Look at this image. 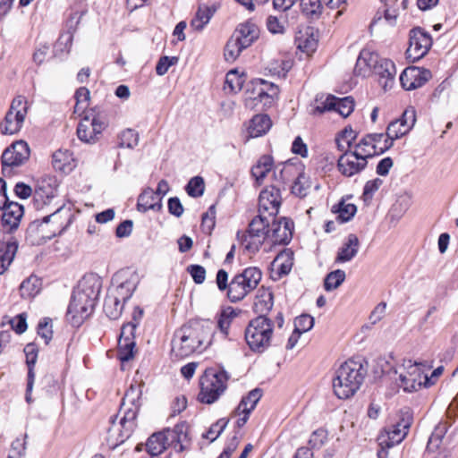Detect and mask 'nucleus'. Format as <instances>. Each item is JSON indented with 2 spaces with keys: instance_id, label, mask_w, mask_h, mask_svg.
<instances>
[{
  "instance_id": "0eeeda50",
  "label": "nucleus",
  "mask_w": 458,
  "mask_h": 458,
  "mask_svg": "<svg viewBox=\"0 0 458 458\" xmlns=\"http://www.w3.org/2000/svg\"><path fill=\"white\" fill-rule=\"evenodd\" d=\"M262 278V272L257 267H250L235 275L229 284L227 297L232 302L244 299L257 288Z\"/></svg>"
},
{
  "instance_id": "5fc2aeb1",
  "label": "nucleus",
  "mask_w": 458,
  "mask_h": 458,
  "mask_svg": "<svg viewBox=\"0 0 458 458\" xmlns=\"http://www.w3.org/2000/svg\"><path fill=\"white\" fill-rule=\"evenodd\" d=\"M204 180L200 176L191 178L186 186L188 195L193 198L201 196L204 192Z\"/></svg>"
},
{
  "instance_id": "338daca9",
  "label": "nucleus",
  "mask_w": 458,
  "mask_h": 458,
  "mask_svg": "<svg viewBox=\"0 0 458 458\" xmlns=\"http://www.w3.org/2000/svg\"><path fill=\"white\" fill-rule=\"evenodd\" d=\"M168 210L170 214L176 217H180L184 209L180 199L176 197H173L168 199Z\"/></svg>"
},
{
  "instance_id": "8fccbe9b",
  "label": "nucleus",
  "mask_w": 458,
  "mask_h": 458,
  "mask_svg": "<svg viewBox=\"0 0 458 458\" xmlns=\"http://www.w3.org/2000/svg\"><path fill=\"white\" fill-rule=\"evenodd\" d=\"M53 333V320L50 318H41L37 326V334L46 344L51 341Z\"/></svg>"
},
{
  "instance_id": "6ab92c4d",
  "label": "nucleus",
  "mask_w": 458,
  "mask_h": 458,
  "mask_svg": "<svg viewBox=\"0 0 458 458\" xmlns=\"http://www.w3.org/2000/svg\"><path fill=\"white\" fill-rule=\"evenodd\" d=\"M415 122V110L412 107L407 108L399 119H396L388 124L386 129V140H390L393 144L394 140L408 133L414 126Z\"/></svg>"
},
{
  "instance_id": "39448f33",
  "label": "nucleus",
  "mask_w": 458,
  "mask_h": 458,
  "mask_svg": "<svg viewBox=\"0 0 458 458\" xmlns=\"http://www.w3.org/2000/svg\"><path fill=\"white\" fill-rule=\"evenodd\" d=\"M274 322L267 316L259 315L251 319L245 329V340L252 352L261 353L272 341Z\"/></svg>"
},
{
  "instance_id": "dca6fc26",
  "label": "nucleus",
  "mask_w": 458,
  "mask_h": 458,
  "mask_svg": "<svg viewBox=\"0 0 458 458\" xmlns=\"http://www.w3.org/2000/svg\"><path fill=\"white\" fill-rule=\"evenodd\" d=\"M293 223L282 217L276 221L269 217V226L267 227L268 242L271 244H287L293 237Z\"/></svg>"
},
{
  "instance_id": "37998d69",
  "label": "nucleus",
  "mask_w": 458,
  "mask_h": 458,
  "mask_svg": "<svg viewBox=\"0 0 458 458\" xmlns=\"http://www.w3.org/2000/svg\"><path fill=\"white\" fill-rule=\"evenodd\" d=\"M135 342L132 337L119 338L118 357L121 361H129L134 356Z\"/></svg>"
},
{
  "instance_id": "f03ea898",
  "label": "nucleus",
  "mask_w": 458,
  "mask_h": 458,
  "mask_svg": "<svg viewBox=\"0 0 458 458\" xmlns=\"http://www.w3.org/2000/svg\"><path fill=\"white\" fill-rule=\"evenodd\" d=\"M142 394L141 386L131 385L126 391L120 408L123 416L117 421V417L111 419V427L108 428V441L114 446L123 444L133 432L135 420L140 406Z\"/></svg>"
},
{
  "instance_id": "a19ab883",
  "label": "nucleus",
  "mask_w": 458,
  "mask_h": 458,
  "mask_svg": "<svg viewBox=\"0 0 458 458\" xmlns=\"http://www.w3.org/2000/svg\"><path fill=\"white\" fill-rule=\"evenodd\" d=\"M302 13L310 19H318L324 9L323 0H300Z\"/></svg>"
},
{
  "instance_id": "4c0bfd02",
  "label": "nucleus",
  "mask_w": 458,
  "mask_h": 458,
  "mask_svg": "<svg viewBox=\"0 0 458 458\" xmlns=\"http://www.w3.org/2000/svg\"><path fill=\"white\" fill-rule=\"evenodd\" d=\"M332 212L336 214V219L341 223L350 221L357 212V207L342 199L332 207Z\"/></svg>"
},
{
  "instance_id": "1a4fd4ad",
  "label": "nucleus",
  "mask_w": 458,
  "mask_h": 458,
  "mask_svg": "<svg viewBox=\"0 0 458 458\" xmlns=\"http://www.w3.org/2000/svg\"><path fill=\"white\" fill-rule=\"evenodd\" d=\"M269 226V219L263 214L255 216L250 223L249 228L242 235L238 233L243 248L250 254L257 253L263 243L267 241V227Z\"/></svg>"
},
{
  "instance_id": "ea45409f",
  "label": "nucleus",
  "mask_w": 458,
  "mask_h": 458,
  "mask_svg": "<svg viewBox=\"0 0 458 458\" xmlns=\"http://www.w3.org/2000/svg\"><path fill=\"white\" fill-rule=\"evenodd\" d=\"M124 304L125 302L108 293L104 302V311L111 319H116L121 316Z\"/></svg>"
},
{
  "instance_id": "f8f14e48",
  "label": "nucleus",
  "mask_w": 458,
  "mask_h": 458,
  "mask_svg": "<svg viewBox=\"0 0 458 458\" xmlns=\"http://www.w3.org/2000/svg\"><path fill=\"white\" fill-rule=\"evenodd\" d=\"M140 283L139 275L131 269L117 272L113 277V284L108 293L126 302L133 294Z\"/></svg>"
},
{
  "instance_id": "a18cd8bd",
  "label": "nucleus",
  "mask_w": 458,
  "mask_h": 458,
  "mask_svg": "<svg viewBox=\"0 0 458 458\" xmlns=\"http://www.w3.org/2000/svg\"><path fill=\"white\" fill-rule=\"evenodd\" d=\"M244 79L239 74L237 70H231L227 72L225 81V89L236 93L240 91L243 86Z\"/></svg>"
},
{
  "instance_id": "473e14b6",
  "label": "nucleus",
  "mask_w": 458,
  "mask_h": 458,
  "mask_svg": "<svg viewBox=\"0 0 458 458\" xmlns=\"http://www.w3.org/2000/svg\"><path fill=\"white\" fill-rule=\"evenodd\" d=\"M377 62V56L372 52L366 49L361 50L354 67L355 75L362 77L369 75L371 72V67H375Z\"/></svg>"
},
{
  "instance_id": "72a5a7b5",
  "label": "nucleus",
  "mask_w": 458,
  "mask_h": 458,
  "mask_svg": "<svg viewBox=\"0 0 458 458\" xmlns=\"http://www.w3.org/2000/svg\"><path fill=\"white\" fill-rule=\"evenodd\" d=\"M52 164L56 171L68 174L76 166L72 153L67 149H59L53 154Z\"/></svg>"
},
{
  "instance_id": "f3484780",
  "label": "nucleus",
  "mask_w": 458,
  "mask_h": 458,
  "mask_svg": "<svg viewBox=\"0 0 458 458\" xmlns=\"http://www.w3.org/2000/svg\"><path fill=\"white\" fill-rule=\"evenodd\" d=\"M101 289L100 278L93 274L84 276L73 291L74 295L79 296L89 303L96 306Z\"/></svg>"
},
{
  "instance_id": "79ce46f5",
  "label": "nucleus",
  "mask_w": 458,
  "mask_h": 458,
  "mask_svg": "<svg viewBox=\"0 0 458 458\" xmlns=\"http://www.w3.org/2000/svg\"><path fill=\"white\" fill-rule=\"evenodd\" d=\"M261 396L262 394L259 389L256 388L251 390L246 396L242 397L234 412H251L255 409Z\"/></svg>"
},
{
  "instance_id": "aec40b11",
  "label": "nucleus",
  "mask_w": 458,
  "mask_h": 458,
  "mask_svg": "<svg viewBox=\"0 0 458 458\" xmlns=\"http://www.w3.org/2000/svg\"><path fill=\"white\" fill-rule=\"evenodd\" d=\"M282 198L279 189L270 186L263 190L259 198V215L269 217L277 215Z\"/></svg>"
},
{
  "instance_id": "2f4dec72",
  "label": "nucleus",
  "mask_w": 458,
  "mask_h": 458,
  "mask_svg": "<svg viewBox=\"0 0 458 458\" xmlns=\"http://www.w3.org/2000/svg\"><path fill=\"white\" fill-rule=\"evenodd\" d=\"M273 305L274 295L271 289L265 286L259 288L253 305L255 312L259 315L267 316L272 310Z\"/></svg>"
},
{
  "instance_id": "2eb2a0df",
  "label": "nucleus",
  "mask_w": 458,
  "mask_h": 458,
  "mask_svg": "<svg viewBox=\"0 0 458 458\" xmlns=\"http://www.w3.org/2000/svg\"><path fill=\"white\" fill-rule=\"evenodd\" d=\"M105 128V123L91 110L85 114L79 123L77 136L83 142L95 143Z\"/></svg>"
},
{
  "instance_id": "5701e85b",
  "label": "nucleus",
  "mask_w": 458,
  "mask_h": 458,
  "mask_svg": "<svg viewBox=\"0 0 458 458\" xmlns=\"http://www.w3.org/2000/svg\"><path fill=\"white\" fill-rule=\"evenodd\" d=\"M56 192V180L54 177H43L37 181L33 201L37 209L42 208L53 199Z\"/></svg>"
},
{
  "instance_id": "c756f323",
  "label": "nucleus",
  "mask_w": 458,
  "mask_h": 458,
  "mask_svg": "<svg viewBox=\"0 0 458 458\" xmlns=\"http://www.w3.org/2000/svg\"><path fill=\"white\" fill-rule=\"evenodd\" d=\"M359 249V238L356 234L350 233L343 245L339 248L335 262L345 263L351 261L358 254Z\"/></svg>"
},
{
  "instance_id": "e2e57ef3",
  "label": "nucleus",
  "mask_w": 458,
  "mask_h": 458,
  "mask_svg": "<svg viewBox=\"0 0 458 458\" xmlns=\"http://www.w3.org/2000/svg\"><path fill=\"white\" fill-rule=\"evenodd\" d=\"M187 272L191 275L195 284H200L206 279V269L200 265H190Z\"/></svg>"
},
{
  "instance_id": "13d9d810",
  "label": "nucleus",
  "mask_w": 458,
  "mask_h": 458,
  "mask_svg": "<svg viewBox=\"0 0 458 458\" xmlns=\"http://www.w3.org/2000/svg\"><path fill=\"white\" fill-rule=\"evenodd\" d=\"M27 435L25 434L23 438H17L12 443V448L8 458H21L25 454L26 450V439Z\"/></svg>"
},
{
  "instance_id": "7c9ffc66",
  "label": "nucleus",
  "mask_w": 458,
  "mask_h": 458,
  "mask_svg": "<svg viewBox=\"0 0 458 458\" xmlns=\"http://www.w3.org/2000/svg\"><path fill=\"white\" fill-rule=\"evenodd\" d=\"M232 37L241 42L242 47L247 48L258 38L259 30L254 23L248 21L240 24Z\"/></svg>"
},
{
  "instance_id": "603ef678",
  "label": "nucleus",
  "mask_w": 458,
  "mask_h": 458,
  "mask_svg": "<svg viewBox=\"0 0 458 458\" xmlns=\"http://www.w3.org/2000/svg\"><path fill=\"white\" fill-rule=\"evenodd\" d=\"M139 143V135L132 129H126L119 135V146L133 148Z\"/></svg>"
},
{
  "instance_id": "f257e3e1",
  "label": "nucleus",
  "mask_w": 458,
  "mask_h": 458,
  "mask_svg": "<svg viewBox=\"0 0 458 458\" xmlns=\"http://www.w3.org/2000/svg\"><path fill=\"white\" fill-rule=\"evenodd\" d=\"M216 326L210 320H192L178 329L172 341V353L178 358L204 350L212 343Z\"/></svg>"
},
{
  "instance_id": "7ed1b4c3",
  "label": "nucleus",
  "mask_w": 458,
  "mask_h": 458,
  "mask_svg": "<svg viewBox=\"0 0 458 458\" xmlns=\"http://www.w3.org/2000/svg\"><path fill=\"white\" fill-rule=\"evenodd\" d=\"M367 373L364 366L356 360H348L335 371L333 389L339 399H348L360 389Z\"/></svg>"
},
{
  "instance_id": "774afa93",
  "label": "nucleus",
  "mask_w": 458,
  "mask_h": 458,
  "mask_svg": "<svg viewBox=\"0 0 458 458\" xmlns=\"http://www.w3.org/2000/svg\"><path fill=\"white\" fill-rule=\"evenodd\" d=\"M50 45L47 42L39 44L33 54V60L37 64H41L47 57Z\"/></svg>"
},
{
  "instance_id": "423d86ee",
  "label": "nucleus",
  "mask_w": 458,
  "mask_h": 458,
  "mask_svg": "<svg viewBox=\"0 0 458 458\" xmlns=\"http://www.w3.org/2000/svg\"><path fill=\"white\" fill-rule=\"evenodd\" d=\"M229 375L224 369H208L200 377L199 400L202 403L211 404L217 401L227 388Z\"/></svg>"
},
{
  "instance_id": "ddd939ff",
  "label": "nucleus",
  "mask_w": 458,
  "mask_h": 458,
  "mask_svg": "<svg viewBox=\"0 0 458 458\" xmlns=\"http://www.w3.org/2000/svg\"><path fill=\"white\" fill-rule=\"evenodd\" d=\"M412 423L411 415L406 411L403 412L399 420L386 428L378 437V444L383 447H393L400 444L407 436Z\"/></svg>"
},
{
  "instance_id": "de8ad7c7",
  "label": "nucleus",
  "mask_w": 458,
  "mask_h": 458,
  "mask_svg": "<svg viewBox=\"0 0 458 458\" xmlns=\"http://www.w3.org/2000/svg\"><path fill=\"white\" fill-rule=\"evenodd\" d=\"M27 313L22 312L13 318L4 317L3 324L7 323L11 328L18 335L24 333L28 328Z\"/></svg>"
},
{
  "instance_id": "3c124183",
  "label": "nucleus",
  "mask_w": 458,
  "mask_h": 458,
  "mask_svg": "<svg viewBox=\"0 0 458 458\" xmlns=\"http://www.w3.org/2000/svg\"><path fill=\"white\" fill-rule=\"evenodd\" d=\"M298 48L308 55L314 53L318 47V40L312 35H301L296 39Z\"/></svg>"
},
{
  "instance_id": "09e8293b",
  "label": "nucleus",
  "mask_w": 458,
  "mask_h": 458,
  "mask_svg": "<svg viewBox=\"0 0 458 458\" xmlns=\"http://www.w3.org/2000/svg\"><path fill=\"white\" fill-rule=\"evenodd\" d=\"M246 47H242L241 42L231 37L225 47V58L228 62H233Z\"/></svg>"
},
{
  "instance_id": "69168bd1",
  "label": "nucleus",
  "mask_w": 458,
  "mask_h": 458,
  "mask_svg": "<svg viewBox=\"0 0 458 458\" xmlns=\"http://www.w3.org/2000/svg\"><path fill=\"white\" fill-rule=\"evenodd\" d=\"M267 28L273 34H283L284 32V25L276 16H268Z\"/></svg>"
},
{
  "instance_id": "a211bd4d",
  "label": "nucleus",
  "mask_w": 458,
  "mask_h": 458,
  "mask_svg": "<svg viewBox=\"0 0 458 458\" xmlns=\"http://www.w3.org/2000/svg\"><path fill=\"white\" fill-rule=\"evenodd\" d=\"M29 157V145L24 140H18L9 146L2 154V169L19 166Z\"/></svg>"
},
{
  "instance_id": "4be33fe9",
  "label": "nucleus",
  "mask_w": 458,
  "mask_h": 458,
  "mask_svg": "<svg viewBox=\"0 0 458 458\" xmlns=\"http://www.w3.org/2000/svg\"><path fill=\"white\" fill-rule=\"evenodd\" d=\"M431 78V72L420 67H408L400 75V82L405 90L422 87Z\"/></svg>"
},
{
  "instance_id": "4d7b16f0",
  "label": "nucleus",
  "mask_w": 458,
  "mask_h": 458,
  "mask_svg": "<svg viewBox=\"0 0 458 458\" xmlns=\"http://www.w3.org/2000/svg\"><path fill=\"white\" fill-rule=\"evenodd\" d=\"M314 326V318L310 315L303 314L294 320V330L302 334L310 330Z\"/></svg>"
},
{
  "instance_id": "864d4df0",
  "label": "nucleus",
  "mask_w": 458,
  "mask_h": 458,
  "mask_svg": "<svg viewBox=\"0 0 458 458\" xmlns=\"http://www.w3.org/2000/svg\"><path fill=\"white\" fill-rule=\"evenodd\" d=\"M228 419H219L216 423L211 425L208 432L203 435V437L210 440V442L215 441L224 432L225 428L228 425Z\"/></svg>"
},
{
  "instance_id": "4468645a",
  "label": "nucleus",
  "mask_w": 458,
  "mask_h": 458,
  "mask_svg": "<svg viewBox=\"0 0 458 458\" xmlns=\"http://www.w3.org/2000/svg\"><path fill=\"white\" fill-rule=\"evenodd\" d=\"M432 46L430 34L420 27L413 28L409 33V47L406 54L413 62L424 57Z\"/></svg>"
},
{
  "instance_id": "0e129e2a",
  "label": "nucleus",
  "mask_w": 458,
  "mask_h": 458,
  "mask_svg": "<svg viewBox=\"0 0 458 458\" xmlns=\"http://www.w3.org/2000/svg\"><path fill=\"white\" fill-rule=\"evenodd\" d=\"M177 57L163 56L159 59L156 66V72L157 75H164L167 72L168 69L177 63Z\"/></svg>"
},
{
  "instance_id": "a878e982",
  "label": "nucleus",
  "mask_w": 458,
  "mask_h": 458,
  "mask_svg": "<svg viewBox=\"0 0 458 458\" xmlns=\"http://www.w3.org/2000/svg\"><path fill=\"white\" fill-rule=\"evenodd\" d=\"M373 138L365 135L357 144L354 145L352 151L359 154V157H363L367 162L369 158H371L377 155L383 154L392 147V141L390 140H384V147L377 148L373 145Z\"/></svg>"
},
{
  "instance_id": "cd10ccee",
  "label": "nucleus",
  "mask_w": 458,
  "mask_h": 458,
  "mask_svg": "<svg viewBox=\"0 0 458 458\" xmlns=\"http://www.w3.org/2000/svg\"><path fill=\"white\" fill-rule=\"evenodd\" d=\"M293 265V253L290 250L281 251L273 260L272 266V278L278 280L284 276H287Z\"/></svg>"
},
{
  "instance_id": "c9c22d12",
  "label": "nucleus",
  "mask_w": 458,
  "mask_h": 458,
  "mask_svg": "<svg viewBox=\"0 0 458 458\" xmlns=\"http://www.w3.org/2000/svg\"><path fill=\"white\" fill-rule=\"evenodd\" d=\"M160 201L161 198H158L157 193L148 188L139 196L137 208L140 212H147L150 209L159 210L162 207Z\"/></svg>"
},
{
  "instance_id": "9d476101",
  "label": "nucleus",
  "mask_w": 458,
  "mask_h": 458,
  "mask_svg": "<svg viewBox=\"0 0 458 458\" xmlns=\"http://www.w3.org/2000/svg\"><path fill=\"white\" fill-rule=\"evenodd\" d=\"M64 212L68 214L69 210H65L64 207H61L55 211L46 215L41 222L37 219L30 224V226L34 227L33 243L40 244L47 240H50L65 228L66 225L60 221Z\"/></svg>"
},
{
  "instance_id": "49530a36",
  "label": "nucleus",
  "mask_w": 458,
  "mask_h": 458,
  "mask_svg": "<svg viewBox=\"0 0 458 458\" xmlns=\"http://www.w3.org/2000/svg\"><path fill=\"white\" fill-rule=\"evenodd\" d=\"M345 277V272L342 269H336L330 272L325 278V290L330 292L337 289L344 283Z\"/></svg>"
},
{
  "instance_id": "58836bf2",
  "label": "nucleus",
  "mask_w": 458,
  "mask_h": 458,
  "mask_svg": "<svg viewBox=\"0 0 458 458\" xmlns=\"http://www.w3.org/2000/svg\"><path fill=\"white\" fill-rule=\"evenodd\" d=\"M215 10L207 6L199 5L194 18L191 21V28L197 31H201L209 22Z\"/></svg>"
},
{
  "instance_id": "c03bdc74",
  "label": "nucleus",
  "mask_w": 458,
  "mask_h": 458,
  "mask_svg": "<svg viewBox=\"0 0 458 458\" xmlns=\"http://www.w3.org/2000/svg\"><path fill=\"white\" fill-rule=\"evenodd\" d=\"M259 89L258 91V98L262 101L265 98H269V104H271L275 98H277L279 95V88L277 85L267 82L264 80H259Z\"/></svg>"
},
{
  "instance_id": "052dcab7",
  "label": "nucleus",
  "mask_w": 458,
  "mask_h": 458,
  "mask_svg": "<svg viewBox=\"0 0 458 458\" xmlns=\"http://www.w3.org/2000/svg\"><path fill=\"white\" fill-rule=\"evenodd\" d=\"M445 432L446 427L445 424H440L437 426L428 439V447H438Z\"/></svg>"
},
{
  "instance_id": "412c9836",
  "label": "nucleus",
  "mask_w": 458,
  "mask_h": 458,
  "mask_svg": "<svg viewBox=\"0 0 458 458\" xmlns=\"http://www.w3.org/2000/svg\"><path fill=\"white\" fill-rule=\"evenodd\" d=\"M353 109L354 100L352 97L339 98L328 95L324 101L316 106L315 113L323 114L326 111L335 110L343 117H347L352 113Z\"/></svg>"
},
{
  "instance_id": "6e6d98bb",
  "label": "nucleus",
  "mask_w": 458,
  "mask_h": 458,
  "mask_svg": "<svg viewBox=\"0 0 458 458\" xmlns=\"http://www.w3.org/2000/svg\"><path fill=\"white\" fill-rule=\"evenodd\" d=\"M310 185L307 177L301 174L292 186V192L299 197H305L308 194Z\"/></svg>"
},
{
  "instance_id": "6e6552de",
  "label": "nucleus",
  "mask_w": 458,
  "mask_h": 458,
  "mask_svg": "<svg viewBox=\"0 0 458 458\" xmlns=\"http://www.w3.org/2000/svg\"><path fill=\"white\" fill-rule=\"evenodd\" d=\"M188 436L184 431L183 426H177L173 430H165L163 432H157L151 435L147 443V452L152 455L157 456L162 454L170 443L176 442L174 448L181 452L183 450V443L187 441Z\"/></svg>"
},
{
  "instance_id": "e433bc0d",
  "label": "nucleus",
  "mask_w": 458,
  "mask_h": 458,
  "mask_svg": "<svg viewBox=\"0 0 458 458\" xmlns=\"http://www.w3.org/2000/svg\"><path fill=\"white\" fill-rule=\"evenodd\" d=\"M274 165L272 157L264 155L259 157L255 165L251 168V174L259 185L263 183L264 178L271 171Z\"/></svg>"
},
{
  "instance_id": "f704fd0d",
  "label": "nucleus",
  "mask_w": 458,
  "mask_h": 458,
  "mask_svg": "<svg viewBox=\"0 0 458 458\" xmlns=\"http://www.w3.org/2000/svg\"><path fill=\"white\" fill-rule=\"evenodd\" d=\"M272 123L268 115L257 114L250 122L248 132L251 138H257L266 134L271 128Z\"/></svg>"
},
{
  "instance_id": "b1692460",
  "label": "nucleus",
  "mask_w": 458,
  "mask_h": 458,
  "mask_svg": "<svg viewBox=\"0 0 458 458\" xmlns=\"http://www.w3.org/2000/svg\"><path fill=\"white\" fill-rule=\"evenodd\" d=\"M368 163L363 157H360L359 154L353 151H345L337 161L339 172L347 177L353 176L363 171Z\"/></svg>"
},
{
  "instance_id": "bf43d9fd",
  "label": "nucleus",
  "mask_w": 458,
  "mask_h": 458,
  "mask_svg": "<svg viewBox=\"0 0 458 458\" xmlns=\"http://www.w3.org/2000/svg\"><path fill=\"white\" fill-rule=\"evenodd\" d=\"M383 181L379 178L368 181L364 186L362 198L364 201L370 200L374 193L380 188Z\"/></svg>"
},
{
  "instance_id": "9b49d317",
  "label": "nucleus",
  "mask_w": 458,
  "mask_h": 458,
  "mask_svg": "<svg viewBox=\"0 0 458 458\" xmlns=\"http://www.w3.org/2000/svg\"><path fill=\"white\" fill-rule=\"evenodd\" d=\"M28 101L25 97L15 98L6 113L3 123L0 124L3 134H14L18 132L25 120L28 113Z\"/></svg>"
},
{
  "instance_id": "680f3d73",
  "label": "nucleus",
  "mask_w": 458,
  "mask_h": 458,
  "mask_svg": "<svg viewBox=\"0 0 458 458\" xmlns=\"http://www.w3.org/2000/svg\"><path fill=\"white\" fill-rule=\"evenodd\" d=\"M327 439V434L324 429H317L315 430L309 440V444L311 448L318 449L324 445Z\"/></svg>"
},
{
  "instance_id": "bb28decb",
  "label": "nucleus",
  "mask_w": 458,
  "mask_h": 458,
  "mask_svg": "<svg viewBox=\"0 0 458 458\" xmlns=\"http://www.w3.org/2000/svg\"><path fill=\"white\" fill-rule=\"evenodd\" d=\"M375 74L382 89L386 91L392 89L394 84L396 68L389 59H381L375 65Z\"/></svg>"
},
{
  "instance_id": "393cba45",
  "label": "nucleus",
  "mask_w": 458,
  "mask_h": 458,
  "mask_svg": "<svg viewBox=\"0 0 458 458\" xmlns=\"http://www.w3.org/2000/svg\"><path fill=\"white\" fill-rule=\"evenodd\" d=\"M94 308L95 306L92 304L72 294L67 310L68 319H70L74 326H80L84 319L89 317Z\"/></svg>"
},
{
  "instance_id": "20e7f679",
  "label": "nucleus",
  "mask_w": 458,
  "mask_h": 458,
  "mask_svg": "<svg viewBox=\"0 0 458 458\" xmlns=\"http://www.w3.org/2000/svg\"><path fill=\"white\" fill-rule=\"evenodd\" d=\"M431 368L426 361H404L403 370L399 372L400 387L411 393L433 386L434 381L428 377Z\"/></svg>"
},
{
  "instance_id": "c85d7f7f",
  "label": "nucleus",
  "mask_w": 458,
  "mask_h": 458,
  "mask_svg": "<svg viewBox=\"0 0 458 458\" xmlns=\"http://www.w3.org/2000/svg\"><path fill=\"white\" fill-rule=\"evenodd\" d=\"M23 214V206L17 202H10L9 205L3 209L2 224L4 227L8 228L9 231L15 230L19 226Z\"/></svg>"
}]
</instances>
